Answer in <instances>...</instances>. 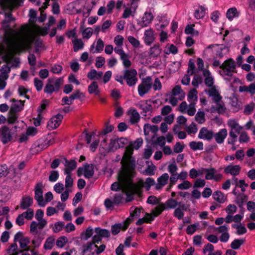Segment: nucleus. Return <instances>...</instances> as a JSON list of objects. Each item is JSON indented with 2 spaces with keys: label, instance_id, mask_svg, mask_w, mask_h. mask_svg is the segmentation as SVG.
Masks as SVG:
<instances>
[{
  "label": "nucleus",
  "instance_id": "28",
  "mask_svg": "<svg viewBox=\"0 0 255 255\" xmlns=\"http://www.w3.org/2000/svg\"><path fill=\"white\" fill-rule=\"evenodd\" d=\"M127 114L129 116V121L131 124H135L139 121V114L134 108L129 109L127 112Z\"/></svg>",
  "mask_w": 255,
  "mask_h": 255
},
{
  "label": "nucleus",
  "instance_id": "58",
  "mask_svg": "<svg viewBox=\"0 0 255 255\" xmlns=\"http://www.w3.org/2000/svg\"><path fill=\"white\" fill-rule=\"evenodd\" d=\"M68 242V239L65 236H61L57 239L55 244L59 248H63Z\"/></svg>",
  "mask_w": 255,
  "mask_h": 255
},
{
  "label": "nucleus",
  "instance_id": "6",
  "mask_svg": "<svg viewBox=\"0 0 255 255\" xmlns=\"http://www.w3.org/2000/svg\"><path fill=\"white\" fill-rule=\"evenodd\" d=\"M24 0H0V6L3 10L11 11L15 8L19 6ZM31 2L39 5L40 0H29Z\"/></svg>",
  "mask_w": 255,
  "mask_h": 255
},
{
  "label": "nucleus",
  "instance_id": "24",
  "mask_svg": "<svg viewBox=\"0 0 255 255\" xmlns=\"http://www.w3.org/2000/svg\"><path fill=\"white\" fill-rule=\"evenodd\" d=\"M136 106L142 110L141 113L144 116H146L147 113L151 112L152 109V106L147 101L144 100L139 101Z\"/></svg>",
  "mask_w": 255,
  "mask_h": 255
},
{
  "label": "nucleus",
  "instance_id": "8",
  "mask_svg": "<svg viewBox=\"0 0 255 255\" xmlns=\"http://www.w3.org/2000/svg\"><path fill=\"white\" fill-rule=\"evenodd\" d=\"M63 83V80L62 78H49L44 88V91L47 94H52L54 91H58Z\"/></svg>",
  "mask_w": 255,
  "mask_h": 255
},
{
  "label": "nucleus",
  "instance_id": "62",
  "mask_svg": "<svg viewBox=\"0 0 255 255\" xmlns=\"http://www.w3.org/2000/svg\"><path fill=\"white\" fill-rule=\"evenodd\" d=\"M141 208L131 207L130 208V218L132 220V218L134 217L139 216L141 212Z\"/></svg>",
  "mask_w": 255,
  "mask_h": 255
},
{
  "label": "nucleus",
  "instance_id": "9",
  "mask_svg": "<svg viewBox=\"0 0 255 255\" xmlns=\"http://www.w3.org/2000/svg\"><path fill=\"white\" fill-rule=\"evenodd\" d=\"M124 77L127 84L129 87L134 86L138 81L137 73L134 69L125 70Z\"/></svg>",
  "mask_w": 255,
  "mask_h": 255
},
{
  "label": "nucleus",
  "instance_id": "13",
  "mask_svg": "<svg viewBox=\"0 0 255 255\" xmlns=\"http://www.w3.org/2000/svg\"><path fill=\"white\" fill-rule=\"evenodd\" d=\"M43 187L42 183L41 182H39L36 184L34 189V198L37 201L38 205L42 207L44 206L46 204L45 201L43 200Z\"/></svg>",
  "mask_w": 255,
  "mask_h": 255
},
{
  "label": "nucleus",
  "instance_id": "5",
  "mask_svg": "<svg viewBox=\"0 0 255 255\" xmlns=\"http://www.w3.org/2000/svg\"><path fill=\"white\" fill-rule=\"evenodd\" d=\"M169 96L168 102L173 106L177 105L179 101L183 100L185 96V93L179 85H176L171 92L167 95Z\"/></svg>",
  "mask_w": 255,
  "mask_h": 255
},
{
  "label": "nucleus",
  "instance_id": "18",
  "mask_svg": "<svg viewBox=\"0 0 255 255\" xmlns=\"http://www.w3.org/2000/svg\"><path fill=\"white\" fill-rule=\"evenodd\" d=\"M153 16L151 12H145L141 19L139 20L137 24L141 27H144L148 26L152 21Z\"/></svg>",
  "mask_w": 255,
  "mask_h": 255
},
{
  "label": "nucleus",
  "instance_id": "47",
  "mask_svg": "<svg viewBox=\"0 0 255 255\" xmlns=\"http://www.w3.org/2000/svg\"><path fill=\"white\" fill-rule=\"evenodd\" d=\"M178 48L173 44H167L164 49V52L166 54H176L178 53Z\"/></svg>",
  "mask_w": 255,
  "mask_h": 255
},
{
  "label": "nucleus",
  "instance_id": "19",
  "mask_svg": "<svg viewBox=\"0 0 255 255\" xmlns=\"http://www.w3.org/2000/svg\"><path fill=\"white\" fill-rule=\"evenodd\" d=\"M187 206L182 203L175 209L173 212V216L179 220H182L183 219L184 216V211H187Z\"/></svg>",
  "mask_w": 255,
  "mask_h": 255
},
{
  "label": "nucleus",
  "instance_id": "22",
  "mask_svg": "<svg viewBox=\"0 0 255 255\" xmlns=\"http://www.w3.org/2000/svg\"><path fill=\"white\" fill-rule=\"evenodd\" d=\"M241 170V167L239 165L230 164L225 167L224 172L227 174L237 176L240 174Z\"/></svg>",
  "mask_w": 255,
  "mask_h": 255
},
{
  "label": "nucleus",
  "instance_id": "21",
  "mask_svg": "<svg viewBox=\"0 0 255 255\" xmlns=\"http://www.w3.org/2000/svg\"><path fill=\"white\" fill-rule=\"evenodd\" d=\"M25 26L31 31L33 36V40L35 38V35H40L44 36L47 34V31L44 28L41 27L37 25H34L33 28H30L28 25H23L19 28H21L22 26Z\"/></svg>",
  "mask_w": 255,
  "mask_h": 255
},
{
  "label": "nucleus",
  "instance_id": "38",
  "mask_svg": "<svg viewBox=\"0 0 255 255\" xmlns=\"http://www.w3.org/2000/svg\"><path fill=\"white\" fill-rule=\"evenodd\" d=\"M55 244V238L53 236L48 237L44 244L43 249L45 250H52Z\"/></svg>",
  "mask_w": 255,
  "mask_h": 255
},
{
  "label": "nucleus",
  "instance_id": "17",
  "mask_svg": "<svg viewBox=\"0 0 255 255\" xmlns=\"http://www.w3.org/2000/svg\"><path fill=\"white\" fill-rule=\"evenodd\" d=\"M104 47V42L101 38L96 40L90 47V52L95 53H99L103 51Z\"/></svg>",
  "mask_w": 255,
  "mask_h": 255
},
{
  "label": "nucleus",
  "instance_id": "45",
  "mask_svg": "<svg viewBox=\"0 0 255 255\" xmlns=\"http://www.w3.org/2000/svg\"><path fill=\"white\" fill-rule=\"evenodd\" d=\"M161 53V49L158 44H155L150 48L149 55L151 57L157 58Z\"/></svg>",
  "mask_w": 255,
  "mask_h": 255
},
{
  "label": "nucleus",
  "instance_id": "61",
  "mask_svg": "<svg viewBox=\"0 0 255 255\" xmlns=\"http://www.w3.org/2000/svg\"><path fill=\"white\" fill-rule=\"evenodd\" d=\"M125 194L124 190L120 193H118L115 195L114 197V202L116 204H119L121 203L125 198Z\"/></svg>",
  "mask_w": 255,
  "mask_h": 255
},
{
  "label": "nucleus",
  "instance_id": "56",
  "mask_svg": "<svg viewBox=\"0 0 255 255\" xmlns=\"http://www.w3.org/2000/svg\"><path fill=\"white\" fill-rule=\"evenodd\" d=\"M18 118L17 113L9 110L7 117V122L9 124H14Z\"/></svg>",
  "mask_w": 255,
  "mask_h": 255
},
{
  "label": "nucleus",
  "instance_id": "20",
  "mask_svg": "<svg viewBox=\"0 0 255 255\" xmlns=\"http://www.w3.org/2000/svg\"><path fill=\"white\" fill-rule=\"evenodd\" d=\"M228 135V131L226 128H222L215 133L213 134L216 142L218 144H222L224 142L225 138Z\"/></svg>",
  "mask_w": 255,
  "mask_h": 255
},
{
  "label": "nucleus",
  "instance_id": "54",
  "mask_svg": "<svg viewBox=\"0 0 255 255\" xmlns=\"http://www.w3.org/2000/svg\"><path fill=\"white\" fill-rule=\"evenodd\" d=\"M194 24H188L185 29V33L187 34H191L194 36H198L199 35L198 31L194 29Z\"/></svg>",
  "mask_w": 255,
  "mask_h": 255
},
{
  "label": "nucleus",
  "instance_id": "36",
  "mask_svg": "<svg viewBox=\"0 0 255 255\" xmlns=\"http://www.w3.org/2000/svg\"><path fill=\"white\" fill-rule=\"evenodd\" d=\"M227 124L231 130L235 131L238 133L243 129V127L240 126L238 121L235 119L229 120Z\"/></svg>",
  "mask_w": 255,
  "mask_h": 255
},
{
  "label": "nucleus",
  "instance_id": "7",
  "mask_svg": "<svg viewBox=\"0 0 255 255\" xmlns=\"http://www.w3.org/2000/svg\"><path fill=\"white\" fill-rule=\"evenodd\" d=\"M152 85V79L150 76H146L141 80V83L137 87L138 94L139 96L143 97L147 94Z\"/></svg>",
  "mask_w": 255,
  "mask_h": 255
},
{
  "label": "nucleus",
  "instance_id": "57",
  "mask_svg": "<svg viewBox=\"0 0 255 255\" xmlns=\"http://www.w3.org/2000/svg\"><path fill=\"white\" fill-rule=\"evenodd\" d=\"M195 119L198 123L200 124L204 123L205 121V113L199 110L196 114Z\"/></svg>",
  "mask_w": 255,
  "mask_h": 255
},
{
  "label": "nucleus",
  "instance_id": "4",
  "mask_svg": "<svg viewBox=\"0 0 255 255\" xmlns=\"http://www.w3.org/2000/svg\"><path fill=\"white\" fill-rule=\"evenodd\" d=\"M220 69L219 73L226 80L228 79L227 77H232L237 72L235 62L232 58L225 60L220 66Z\"/></svg>",
  "mask_w": 255,
  "mask_h": 255
},
{
  "label": "nucleus",
  "instance_id": "49",
  "mask_svg": "<svg viewBox=\"0 0 255 255\" xmlns=\"http://www.w3.org/2000/svg\"><path fill=\"white\" fill-rule=\"evenodd\" d=\"M197 91L196 90L191 89L188 94V101L190 103L196 104L197 101Z\"/></svg>",
  "mask_w": 255,
  "mask_h": 255
},
{
  "label": "nucleus",
  "instance_id": "44",
  "mask_svg": "<svg viewBox=\"0 0 255 255\" xmlns=\"http://www.w3.org/2000/svg\"><path fill=\"white\" fill-rule=\"evenodd\" d=\"M216 103L215 107H212L211 109V112H217L219 114H223L226 111V108L224 104L221 101Z\"/></svg>",
  "mask_w": 255,
  "mask_h": 255
},
{
  "label": "nucleus",
  "instance_id": "60",
  "mask_svg": "<svg viewBox=\"0 0 255 255\" xmlns=\"http://www.w3.org/2000/svg\"><path fill=\"white\" fill-rule=\"evenodd\" d=\"M29 243L30 240L29 238L26 237L21 239L19 242L20 248L24 250H28L29 249L28 245Z\"/></svg>",
  "mask_w": 255,
  "mask_h": 255
},
{
  "label": "nucleus",
  "instance_id": "33",
  "mask_svg": "<svg viewBox=\"0 0 255 255\" xmlns=\"http://www.w3.org/2000/svg\"><path fill=\"white\" fill-rule=\"evenodd\" d=\"M208 94L210 97L212 98V100L215 103H218L222 99V97L220 96L219 91L214 87L209 90Z\"/></svg>",
  "mask_w": 255,
  "mask_h": 255
},
{
  "label": "nucleus",
  "instance_id": "43",
  "mask_svg": "<svg viewBox=\"0 0 255 255\" xmlns=\"http://www.w3.org/2000/svg\"><path fill=\"white\" fill-rule=\"evenodd\" d=\"M11 101L13 103H12L10 110L17 113L22 110L24 106V104L21 100L15 101L14 99H12Z\"/></svg>",
  "mask_w": 255,
  "mask_h": 255
},
{
  "label": "nucleus",
  "instance_id": "53",
  "mask_svg": "<svg viewBox=\"0 0 255 255\" xmlns=\"http://www.w3.org/2000/svg\"><path fill=\"white\" fill-rule=\"evenodd\" d=\"M190 148L194 151L203 149V143L201 141H193L189 144Z\"/></svg>",
  "mask_w": 255,
  "mask_h": 255
},
{
  "label": "nucleus",
  "instance_id": "29",
  "mask_svg": "<svg viewBox=\"0 0 255 255\" xmlns=\"http://www.w3.org/2000/svg\"><path fill=\"white\" fill-rule=\"evenodd\" d=\"M169 177L167 173H165L157 178V183L155 185L156 189L161 190L169 180Z\"/></svg>",
  "mask_w": 255,
  "mask_h": 255
},
{
  "label": "nucleus",
  "instance_id": "3",
  "mask_svg": "<svg viewBox=\"0 0 255 255\" xmlns=\"http://www.w3.org/2000/svg\"><path fill=\"white\" fill-rule=\"evenodd\" d=\"M133 147L128 145L126 147L121 163L124 172L122 175H134L135 168V159L132 157Z\"/></svg>",
  "mask_w": 255,
  "mask_h": 255
},
{
  "label": "nucleus",
  "instance_id": "27",
  "mask_svg": "<svg viewBox=\"0 0 255 255\" xmlns=\"http://www.w3.org/2000/svg\"><path fill=\"white\" fill-rule=\"evenodd\" d=\"M155 40L154 31L151 28L145 30L144 33V41L145 43L149 45Z\"/></svg>",
  "mask_w": 255,
  "mask_h": 255
},
{
  "label": "nucleus",
  "instance_id": "26",
  "mask_svg": "<svg viewBox=\"0 0 255 255\" xmlns=\"http://www.w3.org/2000/svg\"><path fill=\"white\" fill-rule=\"evenodd\" d=\"M213 132L212 130H208L206 128H202L198 134V137L200 139L207 140H211L213 137Z\"/></svg>",
  "mask_w": 255,
  "mask_h": 255
},
{
  "label": "nucleus",
  "instance_id": "50",
  "mask_svg": "<svg viewBox=\"0 0 255 255\" xmlns=\"http://www.w3.org/2000/svg\"><path fill=\"white\" fill-rule=\"evenodd\" d=\"M136 9V8H135L131 4L130 7H125L122 17L124 18H128L130 16H133Z\"/></svg>",
  "mask_w": 255,
  "mask_h": 255
},
{
  "label": "nucleus",
  "instance_id": "34",
  "mask_svg": "<svg viewBox=\"0 0 255 255\" xmlns=\"http://www.w3.org/2000/svg\"><path fill=\"white\" fill-rule=\"evenodd\" d=\"M240 15V11H238L235 7L230 8L226 12V17L230 21H232L234 18H238Z\"/></svg>",
  "mask_w": 255,
  "mask_h": 255
},
{
  "label": "nucleus",
  "instance_id": "25",
  "mask_svg": "<svg viewBox=\"0 0 255 255\" xmlns=\"http://www.w3.org/2000/svg\"><path fill=\"white\" fill-rule=\"evenodd\" d=\"M64 165L65 166L64 173L71 174V172L75 169L77 163L74 160H68L66 158L64 159Z\"/></svg>",
  "mask_w": 255,
  "mask_h": 255
},
{
  "label": "nucleus",
  "instance_id": "2",
  "mask_svg": "<svg viewBox=\"0 0 255 255\" xmlns=\"http://www.w3.org/2000/svg\"><path fill=\"white\" fill-rule=\"evenodd\" d=\"M133 176L134 175H121V180L124 187V192L127 196V202L131 201L134 194L140 196L142 193V188H144L146 191H148L155 184L154 179L150 177L147 178L145 181L142 179H139L136 183H133Z\"/></svg>",
  "mask_w": 255,
  "mask_h": 255
},
{
  "label": "nucleus",
  "instance_id": "39",
  "mask_svg": "<svg viewBox=\"0 0 255 255\" xmlns=\"http://www.w3.org/2000/svg\"><path fill=\"white\" fill-rule=\"evenodd\" d=\"M214 199L219 203H224L227 200L226 196L220 191H217L213 194Z\"/></svg>",
  "mask_w": 255,
  "mask_h": 255
},
{
  "label": "nucleus",
  "instance_id": "14",
  "mask_svg": "<svg viewBox=\"0 0 255 255\" xmlns=\"http://www.w3.org/2000/svg\"><path fill=\"white\" fill-rule=\"evenodd\" d=\"M131 222V219L130 218H128L123 223L116 224L113 225L111 227L112 234L114 235H117L120 233L121 229L123 231L126 230Z\"/></svg>",
  "mask_w": 255,
  "mask_h": 255
},
{
  "label": "nucleus",
  "instance_id": "12",
  "mask_svg": "<svg viewBox=\"0 0 255 255\" xmlns=\"http://www.w3.org/2000/svg\"><path fill=\"white\" fill-rule=\"evenodd\" d=\"M207 49L211 50L213 56L216 58H222L224 56V51H228V48L223 45L214 44L209 46Z\"/></svg>",
  "mask_w": 255,
  "mask_h": 255
},
{
  "label": "nucleus",
  "instance_id": "23",
  "mask_svg": "<svg viewBox=\"0 0 255 255\" xmlns=\"http://www.w3.org/2000/svg\"><path fill=\"white\" fill-rule=\"evenodd\" d=\"M0 134L1 136V141L3 144H6L10 141L12 138L9 129L7 127H3L0 129Z\"/></svg>",
  "mask_w": 255,
  "mask_h": 255
},
{
  "label": "nucleus",
  "instance_id": "52",
  "mask_svg": "<svg viewBox=\"0 0 255 255\" xmlns=\"http://www.w3.org/2000/svg\"><path fill=\"white\" fill-rule=\"evenodd\" d=\"M10 68L7 65H3L0 69V77L4 79H8Z\"/></svg>",
  "mask_w": 255,
  "mask_h": 255
},
{
  "label": "nucleus",
  "instance_id": "41",
  "mask_svg": "<svg viewBox=\"0 0 255 255\" xmlns=\"http://www.w3.org/2000/svg\"><path fill=\"white\" fill-rule=\"evenodd\" d=\"M124 172V170L122 169V170L120 172V173L119 174V182H115L114 183H113L111 185V189L113 191H117L118 190H120L121 189H122V190H124V187L123 184V182H122L121 180V175Z\"/></svg>",
  "mask_w": 255,
  "mask_h": 255
},
{
  "label": "nucleus",
  "instance_id": "32",
  "mask_svg": "<svg viewBox=\"0 0 255 255\" xmlns=\"http://www.w3.org/2000/svg\"><path fill=\"white\" fill-rule=\"evenodd\" d=\"M158 130V128L155 125H151L149 124H146L143 127V131L145 135L149 134L150 132L153 133V136Z\"/></svg>",
  "mask_w": 255,
  "mask_h": 255
},
{
  "label": "nucleus",
  "instance_id": "1",
  "mask_svg": "<svg viewBox=\"0 0 255 255\" xmlns=\"http://www.w3.org/2000/svg\"><path fill=\"white\" fill-rule=\"evenodd\" d=\"M4 41L6 47L0 45V53L4 54L6 62L12 63L13 66L17 67L20 62L14 55L30 48L33 42V36L31 31L25 26L19 28L17 31L8 27L4 30Z\"/></svg>",
  "mask_w": 255,
  "mask_h": 255
},
{
  "label": "nucleus",
  "instance_id": "51",
  "mask_svg": "<svg viewBox=\"0 0 255 255\" xmlns=\"http://www.w3.org/2000/svg\"><path fill=\"white\" fill-rule=\"evenodd\" d=\"M88 92L90 94H94L96 95H98L100 94L99 87L96 82H93L88 86Z\"/></svg>",
  "mask_w": 255,
  "mask_h": 255
},
{
  "label": "nucleus",
  "instance_id": "42",
  "mask_svg": "<svg viewBox=\"0 0 255 255\" xmlns=\"http://www.w3.org/2000/svg\"><path fill=\"white\" fill-rule=\"evenodd\" d=\"M203 74L205 77V84L208 87H212L214 84V80L211 76V72L208 69H205L203 70Z\"/></svg>",
  "mask_w": 255,
  "mask_h": 255
},
{
  "label": "nucleus",
  "instance_id": "35",
  "mask_svg": "<svg viewBox=\"0 0 255 255\" xmlns=\"http://www.w3.org/2000/svg\"><path fill=\"white\" fill-rule=\"evenodd\" d=\"M166 210L164 204L163 203H159L157 206L151 210V216L153 218L158 217L162 212Z\"/></svg>",
  "mask_w": 255,
  "mask_h": 255
},
{
  "label": "nucleus",
  "instance_id": "10",
  "mask_svg": "<svg viewBox=\"0 0 255 255\" xmlns=\"http://www.w3.org/2000/svg\"><path fill=\"white\" fill-rule=\"evenodd\" d=\"M203 171L205 174V177L206 180H213L216 182H219L223 178V175L214 168H204Z\"/></svg>",
  "mask_w": 255,
  "mask_h": 255
},
{
  "label": "nucleus",
  "instance_id": "16",
  "mask_svg": "<svg viewBox=\"0 0 255 255\" xmlns=\"http://www.w3.org/2000/svg\"><path fill=\"white\" fill-rule=\"evenodd\" d=\"M127 142V139L124 137L112 139L110 143V147L112 150H116L123 147Z\"/></svg>",
  "mask_w": 255,
  "mask_h": 255
},
{
  "label": "nucleus",
  "instance_id": "40",
  "mask_svg": "<svg viewBox=\"0 0 255 255\" xmlns=\"http://www.w3.org/2000/svg\"><path fill=\"white\" fill-rule=\"evenodd\" d=\"M160 24L157 27V30L164 29L169 24V20L165 15H161L157 17Z\"/></svg>",
  "mask_w": 255,
  "mask_h": 255
},
{
  "label": "nucleus",
  "instance_id": "64",
  "mask_svg": "<svg viewBox=\"0 0 255 255\" xmlns=\"http://www.w3.org/2000/svg\"><path fill=\"white\" fill-rule=\"evenodd\" d=\"M255 109V104L254 102H251L245 106L244 113L245 115H249L252 114Z\"/></svg>",
  "mask_w": 255,
  "mask_h": 255
},
{
  "label": "nucleus",
  "instance_id": "55",
  "mask_svg": "<svg viewBox=\"0 0 255 255\" xmlns=\"http://www.w3.org/2000/svg\"><path fill=\"white\" fill-rule=\"evenodd\" d=\"M8 255H18L19 252L16 243L12 244L6 250Z\"/></svg>",
  "mask_w": 255,
  "mask_h": 255
},
{
  "label": "nucleus",
  "instance_id": "48",
  "mask_svg": "<svg viewBox=\"0 0 255 255\" xmlns=\"http://www.w3.org/2000/svg\"><path fill=\"white\" fill-rule=\"evenodd\" d=\"M73 49L75 52H77L84 48V43L81 39L75 38L72 40Z\"/></svg>",
  "mask_w": 255,
  "mask_h": 255
},
{
  "label": "nucleus",
  "instance_id": "59",
  "mask_svg": "<svg viewBox=\"0 0 255 255\" xmlns=\"http://www.w3.org/2000/svg\"><path fill=\"white\" fill-rule=\"evenodd\" d=\"M95 232L100 237H103L108 238L110 236V232L108 230L101 229L100 228H95Z\"/></svg>",
  "mask_w": 255,
  "mask_h": 255
},
{
  "label": "nucleus",
  "instance_id": "37",
  "mask_svg": "<svg viewBox=\"0 0 255 255\" xmlns=\"http://www.w3.org/2000/svg\"><path fill=\"white\" fill-rule=\"evenodd\" d=\"M166 210L175 209L182 203L178 202L176 199L173 198H169L165 202L163 203Z\"/></svg>",
  "mask_w": 255,
  "mask_h": 255
},
{
  "label": "nucleus",
  "instance_id": "11",
  "mask_svg": "<svg viewBox=\"0 0 255 255\" xmlns=\"http://www.w3.org/2000/svg\"><path fill=\"white\" fill-rule=\"evenodd\" d=\"M94 174V166L92 164H86L83 167H79L77 170L78 176L83 175L86 178H91Z\"/></svg>",
  "mask_w": 255,
  "mask_h": 255
},
{
  "label": "nucleus",
  "instance_id": "31",
  "mask_svg": "<svg viewBox=\"0 0 255 255\" xmlns=\"http://www.w3.org/2000/svg\"><path fill=\"white\" fill-rule=\"evenodd\" d=\"M33 204V199L29 196L22 197L20 204L21 209L25 210L30 207Z\"/></svg>",
  "mask_w": 255,
  "mask_h": 255
},
{
  "label": "nucleus",
  "instance_id": "46",
  "mask_svg": "<svg viewBox=\"0 0 255 255\" xmlns=\"http://www.w3.org/2000/svg\"><path fill=\"white\" fill-rule=\"evenodd\" d=\"M207 9L203 6L200 5L197 8L194 12V16L197 19L203 18L205 14Z\"/></svg>",
  "mask_w": 255,
  "mask_h": 255
},
{
  "label": "nucleus",
  "instance_id": "30",
  "mask_svg": "<svg viewBox=\"0 0 255 255\" xmlns=\"http://www.w3.org/2000/svg\"><path fill=\"white\" fill-rule=\"evenodd\" d=\"M98 248L97 245H94L91 242H88L83 246L82 253L83 255H93L95 253L94 249Z\"/></svg>",
  "mask_w": 255,
  "mask_h": 255
},
{
  "label": "nucleus",
  "instance_id": "63",
  "mask_svg": "<svg viewBox=\"0 0 255 255\" xmlns=\"http://www.w3.org/2000/svg\"><path fill=\"white\" fill-rule=\"evenodd\" d=\"M245 241L244 239H235L232 242L231 247L232 249L238 250L244 243Z\"/></svg>",
  "mask_w": 255,
  "mask_h": 255
},
{
  "label": "nucleus",
  "instance_id": "15",
  "mask_svg": "<svg viewBox=\"0 0 255 255\" xmlns=\"http://www.w3.org/2000/svg\"><path fill=\"white\" fill-rule=\"evenodd\" d=\"M63 116L60 114L52 117L47 123V128L49 130H53L57 128L61 124Z\"/></svg>",
  "mask_w": 255,
  "mask_h": 255
}]
</instances>
